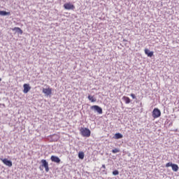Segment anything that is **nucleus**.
<instances>
[{"label": "nucleus", "instance_id": "14", "mask_svg": "<svg viewBox=\"0 0 179 179\" xmlns=\"http://www.w3.org/2000/svg\"><path fill=\"white\" fill-rule=\"evenodd\" d=\"M124 136L121 133H116L115 134V139H122Z\"/></svg>", "mask_w": 179, "mask_h": 179}, {"label": "nucleus", "instance_id": "6", "mask_svg": "<svg viewBox=\"0 0 179 179\" xmlns=\"http://www.w3.org/2000/svg\"><path fill=\"white\" fill-rule=\"evenodd\" d=\"M43 93H44L45 96H51L52 94V89L50 88H43Z\"/></svg>", "mask_w": 179, "mask_h": 179}, {"label": "nucleus", "instance_id": "16", "mask_svg": "<svg viewBox=\"0 0 179 179\" xmlns=\"http://www.w3.org/2000/svg\"><path fill=\"white\" fill-rule=\"evenodd\" d=\"M78 158L80 159V160H83V159H85V152H78Z\"/></svg>", "mask_w": 179, "mask_h": 179}, {"label": "nucleus", "instance_id": "15", "mask_svg": "<svg viewBox=\"0 0 179 179\" xmlns=\"http://www.w3.org/2000/svg\"><path fill=\"white\" fill-rule=\"evenodd\" d=\"M171 167H172L173 171H176V172L178 171V169H179L178 165L176 164H173Z\"/></svg>", "mask_w": 179, "mask_h": 179}, {"label": "nucleus", "instance_id": "2", "mask_svg": "<svg viewBox=\"0 0 179 179\" xmlns=\"http://www.w3.org/2000/svg\"><path fill=\"white\" fill-rule=\"evenodd\" d=\"M152 117L153 118H159L162 115V112L157 108H155L152 110Z\"/></svg>", "mask_w": 179, "mask_h": 179}, {"label": "nucleus", "instance_id": "3", "mask_svg": "<svg viewBox=\"0 0 179 179\" xmlns=\"http://www.w3.org/2000/svg\"><path fill=\"white\" fill-rule=\"evenodd\" d=\"M91 110H94V111L98 113V114H103V108L97 105L91 106Z\"/></svg>", "mask_w": 179, "mask_h": 179}, {"label": "nucleus", "instance_id": "19", "mask_svg": "<svg viewBox=\"0 0 179 179\" xmlns=\"http://www.w3.org/2000/svg\"><path fill=\"white\" fill-rule=\"evenodd\" d=\"M118 174H120V171H118V170H115L113 171V176H118Z\"/></svg>", "mask_w": 179, "mask_h": 179}, {"label": "nucleus", "instance_id": "22", "mask_svg": "<svg viewBox=\"0 0 179 179\" xmlns=\"http://www.w3.org/2000/svg\"><path fill=\"white\" fill-rule=\"evenodd\" d=\"M101 169H103V170H106V165L103 164L102 166H101Z\"/></svg>", "mask_w": 179, "mask_h": 179}, {"label": "nucleus", "instance_id": "1", "mask_svg": "<svg viewBox=\"0 0 179 179\" xmlns=\"http://www.w3.org/2000/svg\"><path fill=\"white\" fill-rule=\"evenodd\" d=\"M80 132L82 136H84V138H89L92 134V131H90V129L86 127L85 128L82 127L80 129Z\"/></svg>", "mask_w": 179, "mask_h": 179}, {"label": "nucleus", "instance_id": "11", "mask_svg": "<svg viewBox=\"0 0 179 179\" xmlns=\"http://www.w3.org/2000/svg\"><path fill=\"white\" fill-rule=\"evenodd\" d=\"M0 16H10V12L0 10Z\"/></svg>", "mask_w": 179, "mask_h": 179}, {"label": "nucleus", "instance_id": "18", "mask_svg": "<svg viewBox=\"0 0 179 179\" xmlns=\"http://www.w3.org/2000/svg\"><path fill=\"white\" fill-rule=\"evenodd\" d=\"M112 153H120V148H115L113 150H112Z\"/></svg>", "mask_w": 179, "mask_h": 179}, {"label": "nucleus", "instance_id": "9", "mask_svg": "<svg viewBox=\"0 0 179 179\" xmlns=\"http://www.w3.org/2000/svg\"><path fill=\"white\" fill-rule=\"evenodd\" d=\"M23 87V93H24L25 94L27 93H29V92H30V90L31 89V87H30V85L29 84H24Z\"/></svg>", "mask_w": 179, "mask_h": 179}, {"label": "nucleus", "instance_id": "23", "mask_svg": "<svg viewBox=\"0 0 179 179\" xmlns=\"http://www.w3.org/2000/svg\"><path fill=\"white\" fill-rule=\"evenodd\" d=\"M39 169L41 170V171H43V166H42V165H41V166H39Z\"/></svg>", "mask_w": 179, "mask_h": 179}, {"label": "nucleus", "instance_id": "12", "mask_svg": "<svg viewBox=\"0 0 179 179\" xmlns=\"http://www.w3.org/2000/svg\"><path fill=\"white\" fill-rule=\"evenodd\" d=\"M145 54L146 55H148V57H152V56L153 55V52H150V50H149V49H145Z\"/></svg>", "mask_w": 179, "mask_h": 179}, {"label": "nucleus", "instance_id": "20", "mask_svg": "<svg viewBox=\"0 0 179 179\" xmlns=\"http://www.w3.org/2000/svg\"><path fill=\"white\" fill-rule=\"evenodd\" d=\"M172 166H173V162H168L166 164V167H172Z\"/></svg>", "mask_w": 179, "mask_h": 179}, {"label": "nucleus", "instance_id": "13", "mask_svg": "<svg viewBox=\"0 0 179 179\" xmlns=\"http://www.w3.org/2000/svg\"><path fill=\"white\" fill-rule=\"evenodd\" d=\"M122 100H124L126 104H129V103H131V99H129L128 96H124L122 97Z\"/></svg>", "mask_w": 179, "mask_h": 179}, {"label": "nucleus", "instance_id": "10", "mask_svg": "<svg viewBox=\"0 0 179 179\" xmlns=\"http://www.w3.org/2000/svg\"><path fill=\"white\" fill-rule=\"evenodd\" d=\"M13 31H15L16 33H18V34H23V30H22V29L20 27H14L13 29Z\"/></svg>", "mask_w": 179, "mask_h": 179}, {"label": "nucleus", "instance_id": "7", "mask_svg": "<svg viewBox=\"0 0 179 179\" xmlns=\"http://www.w3.org/2000/svg\"><path fill=\"white\" fill-rule=\"evenodd\" d=\"M0 160H1V162L3 163V164H5L6 166H8V167H12L13 164H12V161L5 158V159H2L0 158Z\"/></svg>", "mask_w": 179, "mask_h": 179}, {"label": "nucleus", "instance_id": "5", "mask_svg": "<svg viewBox=\"0 0 179 179\" xmlns=\"http://www.w3.org/2000/svg\"><path fill=\"white\" fill-rule=\"evenodd\" d=\"M64 8L66 10H73L75 9V6L71 3H66L64 4Z\"/></svg>", "mask_w": 179, "mask_h": 179}, {"label": "nucleus", "instance_id": "8", "mask_svg": "<svg viewBox=\"0 0 179 179\" xmlns=\"http://www.w3.org/2000/svg\"><path fill=\"white\" fill-rule=\"evenodd\" d=\"M50 160L52 162H53L54 163H57L58 164H59V163H61V159H59V157H58L55 155H52L50 157Z\"/></svg>", "mask_w": 179, "mask_h": 179}, {"label": "nucleus", "instance_id": "25", "mask_svg": "<svg viewBox=\"0 0 179 179\" xmlns=\"http://www.w3.org/2000/svg\"><path fill=\"white\" fill-rule=\"evenodd\" d=\"M2 81V78H0V82H1Z\"/></svg>", "mask_w": 179, "mask_h": 179}, {"label": "nucleus", "instance_id": "21", "mask_svg": "<svg viewBox=\"0 0 179 179\" xmlns=\"http://www.w3.org/2000/svg\"><path fill=\"white\" fill-rule=\"evenodd\" d=\"M131 97L134 99H136V96H135L134 94H131Z\"/></svg>", "mask_w": 179, "mask_h": 179}, {"label": "nucleus", "instance_id": "26", "mask_svg": "<svg viewBox=\"0 0 179 179\" xmlns=\"http://www.w3.org/2000/svg\"><path fill=\"white\" fill-rule=\"evenodd\" d=\"M0 8H1V5H0Z\"/></svg>", "mask_w": 179, "mask_h": 179}, {"label": "nucleus", "instance_id": "4", "mask_svg": "<svg viewBox=\"0 0 179 179\" xmlns=\"http://www.w3.org/2000/svg\"><path fill=\"white\" fill-rule=\"evenodd\" d=\"M42 167H44L46 173H48L50 171V167H48V162L45 159H42L41 161Z\"/></svg>", "mask_w": 179, "mask_h": 179}, {"label": "nucleus", "instance_id": "24", "mask_svg": "<svg viewBox=\"0 0 179 179\" xmlns=\"http://www.w3.org/2000/svg\"><path fill=\"white\" fill-rule=\"evenodd\" d=\"M103 173H105V174H107V171H106V169L103 170Z\"/></svg>", "mask_w": 179, "mask_h": 179}, {"label": "nucleus", "instance_id": "17", "mask_svg": "<svg viewBox=\"0 0 179 179\" xmlns=\"http://www.w3.org/2000/svg\"><path fill=\"white\" fill-rule=\"evenodd\" d=\"M87 99H88V100H90L92 103H95V101H96V99H94L92 96H91V95H89L88 96H87Z\"/></svg>", "mask_w": 179, "mask_h": 179}]
</instances>
